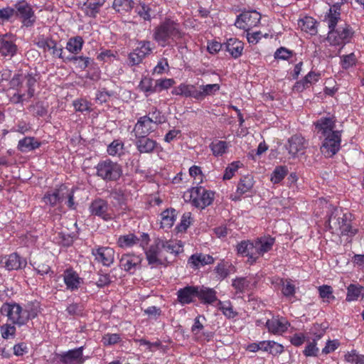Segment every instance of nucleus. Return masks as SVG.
I'll list each match as a JSON object with an SVG mask.
<instances>
[{
	"label": "nucleus",
	"instance_id": "30",
	"mask_svg": "<svg viewBox=\"0 0 364 364\" xmlns=\"http://www.w3.org/2000/svg\"><path fill=\"white\" fill-rule=\"evenodd\" d=\"M4 263V267L10 271L22 268L26 262L25 260H22L16 253H13L5 259Z\"/></svg>",
	"mask_w": 364,
	"mask_h": 364
},
{
	"label": "nucleus",
	"instance_id": "2",
	"mask_svg": "<svg viewBox=\"0 0 364 364\" xmlns=\"http://www.w3.org/2000/svg\"><path fill=\"white\" fill-rule=\"evenodd\" d=\"M183 35L179 23L166 18L154 28L153 38L159 46L165 47L181 39Z\"/></svg>",
	"mask_w": 364,
	"mask_h": 364
},
{
	"label": "nucleus",
	"instance_id": "43",
	"mask_svg": "<svg viewBox=\"0 0 364 364\" xmlns=\"http://www.w3.org/2000/svg\"><path fill=\"white\" fill-rule=\"evenodd\" d=\"M299 26L301 30L309 33L311 35L316 34V21L311 17H305L301 21Z\"/></svg>",
	"mask_w": 364,
	"mask_h": 364
},
{
	"label": "nucleus",
	"instance_id": "36",
	"mask_svg": "<svg viewBox=\"0 0 364 364\" xmlns=\"http://www.w3.org/2000/svg\"><path fill=\"white\" fill-rule=\"evenodd\" d=\"M112 7L119 13L129 12L134 7V1L133 0H114Z\"/></svg>",
	"mask_w": 364,
	"mask_h": 364
},
{
	"label": "nucleus",
	"instance_id": "58",
	"mask_svg": "<svg viewBox=\"0 0 364 364\" xmlns=\"http://www.w3.org/2000/svg\"><path fill=\"white\" fill-rule=\"evenodd\" d=\"M175 81L173 79H160L156 80V92H160L163 90H167L171 87Z\"/></svg>",
	"mask_w": 364,
	"mask_h": 364
},
{
	"label": "nucleus",
	"instance_id": "56",
	"mask_svg": "<svg viewBox=\"0 0 364 364\" xmlns=\"http://www.w3.org/2000/svg\"><path fill=\"white\" fill-rule=\"evenodd\" d=\"M27 94L22 90V87L18 89L17 92L11 97L10 100L14 104H22L24 101L28 100Z\"/></svg>",
	"mask_w": 364,
	"mask_h": 364
},
{
	"label": "nucleus",
	"instance_id": "13",
	"mask_svg": "<svg viewBox=\"0 0 364 364\" xmlns=\"http://www.w3.org/2000/svg\"><path fill=\"white\" fill-rule=\"evenodd\" d=\"M155 126L146 116L141 117L134 126V132L135 136H148V135L156 129Z\"/></svg>",
	"mask_w": 364,
	"mask_h": 364
},
{
	"label": "nucleus",
	"instance_id": "14",
	"mask_svg": "<svg viewBox=\"0 0 364 364\" xmlns=\"http://www.w3.org/2000/svg\"><path fill=\"white\" fill-rule=\"evenodd\" d=\"M83 347L71 349L67 352L63 353L60 355V363L63 364H82Z\"/></svg>",
	"mask_w": 364,
	"mask_h": 364
},
{
	"label": "nucleus",
	"instance_id": "51",
	"mask_svg": "<svg viewBox=\"0 0 364 364\" xmlns=\"http://www.w3.org/2000/svg\"><path fill=\"white\" fill-rule=\"evenodd\" d=\"M0 333H1L2 338L4 339L14 338L16 335V327L13 324H4L0 327Z\"/></svg>",
	"mask_w": 364,
	"mask_h": 364
},
{
	"label": "nucleus",
	"instance_id": "31",
	"mask_svg": "<svg viewBox=\"0 0 364 364\" xmlns=\"http://www.w3.org/2000/svg\"><path fill=\"white\" fill-rule=\"evenodd\" d=\"M213 262L214 259L212 256L202 253L193 255L188 259V262L196 268L199 266L212 264Z\"/></svg>",
	"mask_w": 364,
	"mask_h": 364
},
{
	"label": "nucleus",
	"instance_id": "22",
	"mask_svg": "<svg viewBox=\"0 0 364 364\" xmlns=\"http://www.w3.org/2000/svg\"><path fill=\"white\" fill-rule=\"evenodd\" d=\"M160 252L161 250L155 240L154 244L145 252L146 258L149 265L158 266L164 264L163 261L159 257Z\"/></svg>",
	"mask_w": 364,
	"mask_h": 364
},
{
	"label": "nucleus",
	"instance_id": "52",
	"mask_svg": "<svg viewBox=\"0 0 364 364\" xmlns=\"http://www.w3.org/2000/svg\"><path fill=\"white\" fill-rule=\"evenodd\" d=\"M135 342L139 343L140 346H146L149 352H153L154 349H158L161 347V343L160 341L151 342L144 338L136 339Z\"/></svg>",
	"mask_w": 364,
	"mask_h": 364
},
{
	"label": "nucleus",
	"instance_id": "61",
	"mask_svg": "<svg viewBox=\"0 0 364 364\" xmlns=\"http://www.w3.org/2000/svg\"><path fill=\"white\" fill-rule=\"evenodd\" d=\"M342 217H337L336 215H331L328 218V225L331 230L333 231H339L341 228L343 223H341Z\"/></svg>",
	"mask_w": 364,
	"mask_h": 364
},
{
	"label": "nucleus",
	"instance_id": "62",
	"mask_svg": "<svg viewBox=\"0 0 364 364\" xmlns=\"http://www.w3.org/2000/svg\"><path fill=\"white\" fill-rule=\"evenodd\" d=\"M123 148V144L118 140L113 141L107 147V153L111 156L119 154Z\"/></svg>",
	"mask_w": 364,
	"mask_h": 364
},
{
	"label": "nucleus",
	"instance_id": "8",
	"mask_svg": "<svg viewBox=\"0 0 364 364\" xmlns=\"http://www.w3.org/2000/svg\"><path fill=\"white\" fill-rule=\"evenodd\" d=\"M90 211L92 215L98 216L105 221L110 220L113 218L112 213L109 211L107 202L101 198L95 199L91 203Z\"/></svg>",
	"mask_w": 364,
	"mask_h": 364
},
{
	"label": "nucleus",
	"instance_id": "44",
	"mask_svg": "<svg viewBox=\"0 0 364 364\" xmlns=\"http://www.w3.org/2000/svg\"><path fill=\"white\" fill-rule=\"evenodd\" d=\"M288 173V169L284 166H277L273 171L270 180L274 183L281 182Z\"/></svg>",
	"mask_w": 364,
	"mask_h": 364
},
{
	"label": "nucleus",
	"instance_id": "28",
	"mask_svg": "<svg viewBox=\"0 0 364 364\" xmlns=\"http://www.w3.org/2000/svg\"><path fill=\"white\" fill-rule=\"evenodd\" d=\"M253 185H254V181H253V177L252 176L247 175V176H243L242 178H241V179L238 183L237 188V193H238L239 196H235V197L231 196V198L233 200H239L240 197L242 194L248 192L252 188Z\"/></svg>",
	"mask_w": 364,
	"mask_h": 364
},
{
	"label": "nucleus",
	"instance_id": "7",
	"mask_svg": "<svg viewBox=\"0 0 364 364\" xmlns=\"http://www.w3.org/2000/svg\"><path fill=\"white\" fill-rule=\"evenodd\" d=\"M260 19L261 15L256 11H244L237 16L235 25L239 28L248 31L257 26Z\"/></svg>",
	"mask_w": 364,
	"mask_h": 364
},
{
	"label": "nucleus",
	"instance_id": "1",
	"mask_svg": "<svg viewBox=\"0 0 364 364\" xmlns=\"http://www.w3.org/2000/svg\"><path fill=\"white\" fill-rule=\"evenodd\" d=\"M334 117H322L315 122V131L322 140L321 151L326 157H332L341 148V131L335 130Z\"/></svg>",
	"mask_w": 364,
	"mask_h": 364
},
{
	"label": "nucleus",
	"instance_id": "21",
	"mask_svg": "<svg viewBox=\"0 0 364 364\" xmlns=\"http://www.w3.org/2000/svg\"><path fill=\"white\" fill-rule=\"evenodd\" d=\"M22 307L18 304H4L1 308V314L8 318H21Z\"/></svg>",
	"mask_w": 364,
	"mask_h": 364
},
{
	"label": "nucleus",
	"instance_id": "45",
	"mask_svg": "<svg viewBox=\"0 0 364 364\" xmlns=\"http://www.w3.org/2000/svg\"><path fill=\"white\" fill-rule=\"evenodd\" d=\"M210 148L215 156H222L225 153L228 144L225 141H215L210 144Z\"/></svg>",
	"mask_w": 364,
	"mask_h": 364
},
{
	"label": "nucleus",
	"instance_id": "42",
	"mask_svg": "<svg viewBox=\"0 0 364 364\" xmlns=\"http://www.w3.org/2000/svg\"><path fill=\"white\" fill-rule=\"evenodd\" d=\"M106 0H93L86 7L85 13L90 17L95 18L100 12V8L105 4Z\"/></svg>",
	"mask_w": 364,
	"mask_h": 364
},
{
	"label": "nucleus",
	"instance_id": "17",
	"mask_svg": "<svg viewBox=\"0 0 364 364\" xmlns=\"http://www.w3.org/2000/svg\"><path fill=\"white\" fill-rule=\"evenodd\" d=\"M289 325L288 320H267L265 323L268 331L274 335L283 334L288 330Z\"/></svg>",
	"mask_w": 364,
	"mask_h": 364
},
{
	"label": "nucleus",
	"instance_id": "12",
	"mask_svg": "<svg viewBox=\"0 0 364 364\" xmlns=\"http://www.w3.org/2000/svg\"><path fill=\"white\" fill-rule=\"evenodd\" d=\"M142 259L132 254L123 255L119 260V266L124 271L133 274L139 268Z\"/></svg>",
	"mask_w": 364,
	"mask_h": 364
},
{
	"label": "nucleus",
	"instance_id": "46",
	"mask_svg": "<svg viewBox=\"0 0 364 364\" xmlns=\"http://www.w3.org/2000/svg\"><path fill=\"white\" fill-rule=\"evenodd\" d=\"M25 83L26 87H27L26 94L27 98H31L34 95V88L33 86L36 82V79L33 75L28 74L23 76V83Z\"/></svg>",
	"mask_w": 364,
	"mask_h": 364
},
{
	"label": "nucleus",
	"instance_id": "63",
	"mask_svg": "<svg viewBox=\"0 0 364 364\" xmlns=\"http://www.w3.org/2000/svg\"><path fill=\"white\" fill-rule=\"evenodd\" d=\"M73 106L76 111L83 112L90 110V104L85 100L80 99L73 102Z\"/></svg>",
	"mask_w": 364,
	"mask_h": 364
},
{
	"label": "nucleus",
	"instance_id": "24",
	"mask_svg": "<svg viewBox=\"0 0 364 364\" xmlns=\"http://www.w3.org/2000/svg\"><path fill=\"white\" fill-rule=\"evenodd\" d=\"M156 242L160 250L164 249L166 252L174 254L175 255H178L183 251L182 245L176 242L163 240L161 238H156Z\"/></svg>",
	"mask_w": 364,
	"mask_h": 364
},
{
	"label": "nucleus",
	"instance_id": "34",
	"mask_svg": "<svg viewBox=\"0 0 364 364\" xmlns=\"http://www.w3.org/2000/svg\"><path fill=\"white\" fill-rule=\"evenodd\" d=\"M64 282L68 289H77L80 284V278L77 274L72 270H66L64 275Z\"/></svg>",
	"mask_w": 364,
	"mask_h": 364
},
{
	"label": "nucleus",
	"instance_id": "41",
	"mask_svg": "<svg viewBox=\"0 0 364 364\" xmlns=\"http://www.w3.org/2000/svg\"><path fill=\"white\" fill-rule=\"evenodd\" d=\"M140 90L147 94L156 92V80L150 77H144L141 79L139 85Z\"/></svg>",
	"mask_w": 364,
	"mask_h": 364
},
{
	"label": "nucleus",
	"instance_id": "18",
	"mask_svg": "<svg viewBox=\"0 0 364 364\" xmlns=\"http://www.w3.org/2000/svg\"><path fill=\"white\" fill-rule=\"evenodd\" d=\"M275 239L270 236L261 237L257 239L254 242L255 255H263L269 252L272 248Z\"/></svg>",
	"mask_w": 364,
	"mask_h": 364
},
{
	"label": "nucleus",
	"instance_id": "33",
	"mask_svg": "<svg viewBox=\"0 0 364 364\" xmlns=\"http://www.w3.org/2000/svg\"><path fill=\"white\" fill-rule=\"evenodd\" d=\"M364 296V288L359 285L350 284L347 289L346 300L352 301L358 300L360 296Z\"/></svg>",
	"mask_w": 364,
	"mask_h": 364
},
{
	"label": "nucleus",
	"instance_id": "49",
	"mask_svg": "<svg viewBox=\"0 0 364 364\" xmlns=\"http://www.w3.org/2000/svg\"><path fill=\"white\" fill-rule=\"evenodd\" d=\"M346 360L351 364H364V355H360L353 350L346 355Z\"/></svg>",
	"mask_w": 364,
	"mask_h": 364
},
{
	"label": "nucleus",
	"instance_id": "54",
	"mask_svg": "<svg viewBox=\"0 0 364 364\" xmlns=\"http://www.w3.org/2000/svg\"><path fill=\"white\" fill-rule=\"evenodd\" d=\"M343 225L339 230L341 235L353 236L356 233V229H353L350 223L344 218V215L341 218Z\"/></svg>",
	"mask_w": 364,
	"mask_h": 364
},
{
	"label": "nucleus",
	"instance_id": "53",
	"mask_svg": "<svg viewBox=\"0 0 364 364\" xmlns=\"http://www.w3.org/2000/svg\"><path fill=\"white\" fill-rule=\"evenodd\" d=\"M318 289L320 296L322 299H326L328 302L335 299V296L333 295V289L331 286L322 285Z\"/></svg>",
	"mask_w": 364,
	"mask_h": 364
},
{
	"label": "nucleus",
	"instance_id": "15",
	"mask_svg": "<svg viewBox=\"0 0 364 364\" xmlns=\"http://www.w3.org/2000/svg\"><path fill=\"white\" fill-rule=\"evenodd\" d=\"M135 145L137 150L141 154L152 153L157 147V142L147 136H136Z\"/></svg>",
	"mask_w": 364,
	"mask_h": 364
},
{
	"label": "nucleus",
	"instance_id": "57",
	"mask_svg": "<svg viewBox=\"0 0 364 364\" xmlns=\"http://www.w3.org/2000/svg\"><path fill=\"white\" fill-rule=\"evenodd\" d=\"M68 59L75 63L80 68L83 70L88 67L90 62V58L83 56H72Z\"/></svg>",
	"mask_w": 364,
	"mask_h": 364
},
{
	"label": "nucleus",
	"instance_id": "25",
	"mask_svg": "<svg viewBox=\"0 0 364 364\" xmlns=\"http://www.w3.org/2000/svg\"><path fill=\"white\" fill-rule=\"evenodd\" d=\"M225 50L232 55L234 58H239L244 48V43L237 40V38H230L225 43Z\"/></svg>",
	"mask_w": 364,
	"mask_h": 364
},
{
	"label": "nucleus",
	"instance_id": "64",
	"mask_svg": "<svg viewBox=\"0 0 364 364\" xmlns=\"http://www.w3.org/2000/svg\"><path fill=\"white\" fill-rule=\"evenodd\" d=\"M316 343L315 340H314V341L312 342H310L309 345L306 346L304 350H303V354H304V355L306 357L317 356L318 353V348H316Z\"/></svg>",
	"mask_w": 364,
	"mask_h": 364
},
{
	"label": "nucleus",
	"instance_id": "10",
	"mask_svg": "<svg viewBox=\"0 0 364 364\" xmlns=\"http://www.w3.org/2000/svg\"><path fill=\"white\" fill-rule=\"evenodd\" d=\"M36 46L43 50L44 52L49 51L53 58H63V48L58 46V43L51 38H40Z\"/></svg>",
	"mask_w": 364,
	"mask_h": 364
},
{
	"label": "nucleus",
	"instance_id": "6",
	"mask_svg": "<svg viewBox=\"0 0 364 364\" xmlns=\"http://www.w3.org/2000/svg\"><path fill=\"white\" fill-rule=\"evenodd\" d=\"M213 192L207 191L201 186L193 188L190 193L192 205L201 209L210 205L213 200Z\"/></svg>",
	"mask_w": 364,
	"mask_h": 364
},
{
	"label": "nucleus",
	"instance_id": "20",
	"mask_svg": "<svg viewBox=\"0 0 364 364\" xmlns=\"http://www.w3.org/2000/svg\"><path fill=\"white\" fill-rule=\"evenodd\" d=\"M66 189V186H61L58 189L55 190L53 193H46L43 198V202L53 207L56 205L63 200L65 197L63 191Z\"/></svg>",
	"mask_w": 364,
	"mask_h": 364
},
{
	"label": "nucleus",
	"instance_id": "29",
	"mask_svg": "<svg viewBox=\"0 0 364 364\" xmlns=\"http://www.w3.org/2000/svg\"><path fill=\"white\" fill-rule=\"evenodd\" d=\"M172 94L186 97H193L196 100V87L193 85L181 83L172 90Z\"/></svg>",
	"mask_w": 364,
	"mask_h": 364
},
{
	"label": "nucleus",
	"instance_id": "50",
	"mask_svg": "<svg viewBox=\"0 0 364 364\" xmlns=\"http://www.w3.org/2000/svg\"><path fill=\"white\" fill-rule=\"evenodd\" d=\"M136 53L144 58L146 56L151 53L152 48L151 47L150 41H140L139 46L134 49Z\"/></svg>",
	"mask_w": 364,
	"mask_h": 364
},
{
	"label": "nucleus",
	"instance_id": "59",
	"mask_svg": "<svg viewBox=\"0 0 364 364\" xmlns=\"http://www.w3.org/2000/svg\"><path fill=\"white\" fill-rule=\"evenodd\" d=\"M250 282L245 277L236 278L232 282V287L238 291L242 292L248 286Z\"/></svg>",
	"mask_w": 364,
	"mask_h": 364
},
{
	"label": "nucleus",
	"instance_id": "35",
	"mask_svg": "<svg viewBox=\"0 0 364 364\" xmlns=\"http://www.w3.org/2000/svg\"><path fill=\"white\" fill-rule=\"evenodd\" d=\"M39 304L38 302L28 303L24 309H22V318H35L38 316Z\"/></svg>",
	"mask_w": 364,
	"mask_h": 364
},
{
	"label": "nucleus",
	"instance_id": "16",
	"mask_svg": "<svg viewBox=\"0 0 364 364\" xmlns=\"http://www.w3.org/2000/svg\"><path fill=\"white\" fill-rule=\"evenodd\" d=\"M305 140L301 135H294L288 140V145H286L289 154L293 157L305 149Z\"/></svg>",
	"mask_w": 364,
	"mask_h": 364
},
{
	"label": "nucleus",
	"instance_id": "9",
	"mask_svg": "<svg viewBox=\"0 0 364 364\" xmlns=\"http://www.w3.org/2000/svg\"><path fill=\"white\" fill-rule=\"evenodd\" d=\"M17 50L18 48L12 34L6 33L0 36V54L2 56L11 58L16 54Z\"/></svg>",
	"mask_w": 364,
	"mask_h": 364
},
{
	"label": "nucleus",
	"instance_id": "3",
	"mask_svg": "<svg viewBox=\"0 0 364 364\" xmlns=\"http://www.w3.org/2000/svg\"><path fill=\"white\" fill-rule=\"evenodd\" d=\"M95 168L96 175L107 182L117 181L123 173L122 166L110 159L100 161Z\"/></svg>",
	"mask_w": 364,
	"mask_h": 364
},
{
	"label": "nucleus",
	"instance_id": "40",
	"mask_svg": "<svg viewBox=\"0 0 364 364\" xmlns=\"http://www.w3.org/2000/svg\"><path fill=\"white\" fill-rule=\"evenodd\" d=\"M140 239L134 234L130 233L128 235L120 236L118 239L117 244L120 247H132L139 242Z\"/></svg>",
	"mask_w": 364,
	"mask_h": 364
},
{
	"label": "nucleus",
	"instance_id": "39",
	"mask_svg": "<svg viewBox=\"0 0 364 364\" xmlns=\"http://www.w3.org/2000/svg\"><path fill=\"white\" fill-rule=\"evenodd\" d=\"M136 12L144 21H151L153 10L150 5L146 4L144 1H139V6L136 7Z\"/></svg>",
	"mask_w": 364,
	"mask_h": 364
},
{
	"label": "nucleus",
	"instance_id": "5",
	"mask_svg": "<svg viewBox=\"0 0 364 364\" xmlns=\"http://www.w3.org/2000/svg\"><path fill=\"white\" fill-rule=\"evenodd\" d=\"M353 36V31L350 25L344 23L338 28L329 31L327 40L334 46L344 45L350 41Z\"/></svg>",
	"mask_w": 364,
	"mask_h": 364
},
{
	"label": "nucleus",
	"instance_id": "11",
	"mask_svg": "<svg viewBox=\"0 0 364 364\" xmlns=\"http://www.w3.org/2000/svg\"><path fill=\"white\" fill-rule=\"evenodd\" d=\"M92 254L95 260L102 263L105 266H110L114 259V251L111 247H100L92 250Z\"/></svg>",
	"mask_w": 364,
	"mask_h": 364
},
{
	"label": "nucleus",
	"instance_id": "38",
	"mask_svg": "<svg viewBox=\"0 0 364 364\" xmlns=\"http://www.w3.org/2000/svg\"><path fill=\"white\" fill-rule=\"evenodd\" d=\"M84 41L81 36H75L69 39L66 45V49L72 53L77 54L82 48Z\"/></svg>",
	"mask_w": 364,
	"mask_h": 364
},
{
	"label": "nucleus",
	"instance_id": "32",
	"mask_svg": "<svg viewBox=\"0 0 364 364\" xmlns=\"http://www.w3.org/2000/svg\"><path fill=\"white\" fill-rule=\"evenodd\" d=\"M40 146V143L34 137H25L18 144V149L21 152H28Z\"/></svg>",
	"mask_w": 364,
	"mask_h": 364
},
{
	"label": "nucleus",
	"instance_id": "23",
	"mask_svg": "<svg viewBox=\"0 0 364 364\" xmlns=\"http://www.w3.org/2000/svg\"><path fill=\"white\" fill-rule=\"evenodd\" d=\"M237 253L242 256L249 257L251 262L253 263L256 261L257 257L255 256V244L249 241H242L237 245Z\"/></svg>",
	"mask_w": 364,
	"mask_h": 364
},
{
	"label": "nucleus",
	"instance_id": "4",
	"mask_svg": "<svg viewBox=\"0 0 364 364\" xmlns=\"http://www.w3.org/2000/svg\"><path fill=\"white\" fill-rule=\"evenodd\" d=\"M14 16L19 18L24 26L31 27L36 22V17L32 6L26 1L22 0L14 5Z\"/></svg>",
	"mask_w": 364,
	"mask_h": 364
},
{
	"label": "nucleus",
	"instance_id": "47",
	"mask_svg": "<svg viewBox=\"0 0 364 364\" xmlns=\"http://www.w3.org/2000/svg\"><path fill=\"white\" fill-rule=\"evenodd\" d=\"M146 116L148 117L149 120L156 127L166 121L164 115H163L161 112L156 108H154V109L149 112Z\"/></svg>",
	"mask_w": 364,
	"mask_h": 364
},
{
	"label": "nucleus",
	"instance_id": "37",
	"mask_svg": "<svg viewBox=\"0 0 364 364\" xmlns=\"http://www.w3.org/2000/svg\"><path fill=\"white\" fill-rule=\"evenodd\" d=\"M175 212V209H166L162 212L161 222V228H170L173 226L176 218Z\"/></svg>",
	"mask_w": 364,
	"mask_h": 364
},
{
	"label": "nucleus",
	"instance_id": "26",
	"mask_svg": "<svg viewBox=\"0 0 364 364\" xmlns=\"http://www.w3.org/2000/svg\"><path fill=\"white\" fill-rule=\"evenodd\" d=\"M220 87V85L216 83L200 85L198 89L196 88V100L201 101L208 96L213 95Z\"/></svg>",
	"mask_w": 364,
	"mask_h": 364
},
{
	"label": "nucleus",
	"instance_id": "48",
	"mask_svg": "<svg viewBox=\"0 0 364 364\" xmlns=\"http://www.w3.org/2000/svg\"><path fill=\"white\" fill-rule=\"evenodd\" d=\"M121 341L120 335L118 333H107L103 335L102 342L104 346H112Z\"/></svg>",
	"mask_w": 364,
	"mask_h": 364
},
{
	"label": "nucleus",
	"instance_id": "19",
	"mask_svg": "<svg viewBox=\"0 0 364 364\" xmlns=\"http://www.w3.org/2000/svg\"><path fill=\"white\" fill-rule=\"evenodd\" d=\"M178 300L181 304H189L193 298L198 297V287L188 286L180 289L178 292Z\"/></svg>",
	"mask_w": 364,
	"mask_h": 364
},
{
	"label": "nucleus",
	"instance_id": "55",
	"mask_svg": "<svg viewBox=\"0 0 364 364\" xmlns=\"http://www.w3.org/2000/svg\"><path fill=\"white\" fill-rule=\"evenodd\" d=\"M228 267L230 265L228 262H221L215 267V271L220 279H223L229 274Z\"/></svg>",
	"mask_w": 364,
	"mask_h": 364
},
{
	"label": "nucleus",
	"instance_id": "27",
	"mask_svg": "<svg viewBox=\"0 0 364 364\" xmlns=\"http://www.w3.org/2000/svg\"><path fill=\"white\" fill-rule=\"evenodd\" d=\"M198 298L205 304H213L218 301L216 291L203 286L198 287Z\"/></svg>",
	"mask_w": 364,
	"mask_h": 364
},
{
	"label": "nucleus",
	"instance_id": "60",
	"mask_svg": "<svg viewBox=\"0 0 364 364\" xmlns=\"http://www.w3.org/2000/svg\"><path fill=\"white\" fill-rule=\"evenodd\" d=\"M356 63V58L353 53L346 55L342 57L341 65L344 69H348L355 65Z\"/></svg>",
	"mask_w": 364,
	"mask_h": 364
}]
</instances>
